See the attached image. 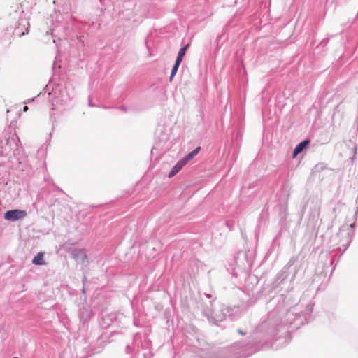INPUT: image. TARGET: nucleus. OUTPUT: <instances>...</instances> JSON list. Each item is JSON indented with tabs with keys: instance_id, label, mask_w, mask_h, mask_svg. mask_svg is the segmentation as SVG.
Segmentation results:
<instances>
[{
	"instance_id": "nucleus-1",
	"label": "nucleus",
	"mask_w": 358,
	"mask_h": 358,
	"mask_svg": "<svg viewBox=\"0 0 358 358\" xmlns=\"http://www.w3.org/2000/svg\"><path fill=\"white\" fill-rule=\"evenodd\" d=\"M27 212L23 210H12L4 213V219L6 220L16 221L25 217Z\"/></svg>"
},
{
	"instance_id": "nucleus-2",
	"label": "nucleus",
	"mask_w": 358,
	"mask_h": 358,
	"mask_svg": "<svg viewBox=\"0 0 358 358\" xmlns=\"http://www.w3.org/2000/svg\"><path fill=\"white\" fill-rule=\"evenodd\" d=\"M72 256L76 261H82V262H83L87 257V255H86L84 250H82V249L74 250L73 251Z\"/></svg>"
},
{
	"instance_id": "nucleus-3",
	"label": "nucleus",
	"mask_w": 358,
	"mask_h": 358,
	"mask_svg": "<svg viewBox=\"0 0 358 358\" xmlns=\"http://www.w3.org/2000/svg\"><path fill=\"white\" fill-rule=\"evenodd\" d=\"M185 165L184 162L180 159L178 162V163L173 167L170 173H169V178H172L175 175H176L181 169Z\"/></svg>"
},
{
	"instance_id": "nucleus-4",
	"label": "nucleus",
	"mask_w": 358,
	"mask_h": 358,
	"mask_svg": "<svg viewBox=\"0 0 358 358\" xmlns=\"http://www.w3.org/2000/svg\"><path fill=\"white\" fill-rule=\"evenodd\" d=\"M308 143V140H305L299 143L294 150L293 157H296L297 155L301 152Z\"/></svg>"
},
{
	"instance_id": "nucleus-5",
	"label": "nucleus",
	"mask_w": 358,
	"mask_h": 358,
	"mask_svg": "<svg viewBox=\"0 0 358 358\" xmlns=\"http://www.w3.org/2000/svg\"><path fill=\"white\" fill-rule=\"evenodd\" d=\"M200 149H201L200 147H197L196 149H194L193 151H192L190 153H189L185 157L182 159V160L186 164L189 160L193 159L194 157V156L199 153Z\"/></svg>"
},
{
	"instance_id": "nucleus-6",
	"label": "nucleus",
	"mask_w": 358,
	"mask_h": 358,
	"mask_svg": "<svg viewBox=\"0 0 358 358\" xmlns=\"http://www.w3.org/2000/svg\"><path fill=\"white\" fill-rule=\"evenodd\" d=\"M32 263L35 265H43V252H38L37 255L33 259Z\"/></svg>"
},
{
	"instance_id": "nucleus-7",
	"label": "nucleus",
	"mask_w": 358,
	"mask_h": 358,
	"mask_svg": "<svg viewBox=\"0 0 358 358\" xmlns=\"http://www.w3.org/2000/svg\"><path fill=\"white\" fill-rule=\"evenodd\" d=\"M188 47H189V44H187L185 46H184L183 48H180V50H179V52H178V57H177V59H176V62L181 63V62H182V60L183 59V57L185 55L186 51H187Z\"/></svg>"
},
{
	"instance_id": "nucleus-8",
	"label": "nucleus",
	"mask_w": 358,
	"mask_h": 358,
	"mask_svg": "<svg viewBox=\"0 0 358 358\" xmlns=\"http://www.w3.org/2000/svg\"><path fill=\"white\" fill-rule=\"evenodd\" d=\"M180 64V63L178 62H175V64L171 70V76H170V81H171L173 80V78L177 73Z\"/></svg>"
},
{
	"instance_id": "nucleus-9",
	"label": "nucleus",
	"mask_w": 358,
	"mask_h": 358,
	"mask_svg": "<svg viewBox=\"0 0 358 358\" xmlns=\"http://www.w3.org/2000/svg\"><path fill=\"white\" fill-rule=\"evenodd\" d=\"M23 110L24 111L28 110V107L27 106H24V108H23Z\"/></svg>"
},
{
	"instance_id": "nucleus-10",
	"label": "nucleus",
	"mask_w": 358,
	"mask_h": 358,
	"mask_svg": "<svg viewBox=\"0 0 358 358\" xmlns=\"http://www.w3.org/2000/svg\"><path fill=\"white\" fill-rule=\"evenodd\" d=\"M238 332L240 334H242L243 335V333L241 331V330H238Z\"/></svg>"
},
{
	"instance_id": "nucleus-11",
	"label": "nucleus",
	"mask_w": 358,
	"mask_h": 358,
	"mask_svg": "<svg viewBox=\"0 0 358 358\" xmlns=\"http://www.w3.org/2000/svg\"><path fill=\"white\" fill-rule=\"evenodd\" d=\"M13 358H18V357H13Z\"/></svg>"
}]
</instances>
